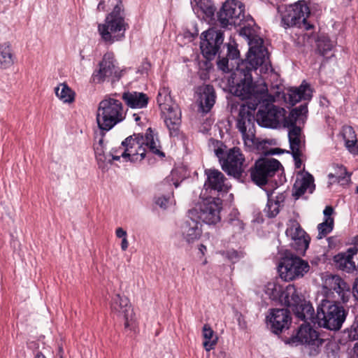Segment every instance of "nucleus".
I'll use <instances>...</instances> for the list:
<instances>
[{"label":"nucleus","instance_id":"f257e3e1","mask_svg":"<svg viewBox=\"0 0 358 358\" xmlns=\"http://www.w3.org/2000/svg\"><path fill=\"white\" fill-rule=\"evenodd\" d=\"M249 51L246 59L238 64L231 76L233 85L231 92L246 104L241 105L237 119V128L241 133L245 146L253 149L257 144L255 138L254 112L261 101H268L273 99L268 94L266 84L263 80L252 81L251 72L260 67V72H266L271 67L267 49L264 46L263 39L258 36L248 38Z\"/></svg>","mask_w":358,"mask_h":358},{"label":"nucleus","instance_id":"f03ea898","mask_svg":"<svg viewBox=\"0 0 358 358\" xmlns=\"http://www.w3.org/2000/svg\"><path fill=\"white\" fill-rule=\"evenodd\" d=\"M145 147L154 154L160 157L164 156L160 150L159 140L150 128L147 129L144 136L134 134L122 141L120 146V148L123 150L121 156L125 161H141L145 156Z\"/></svg>","mask_w":358,"mask_h":358},{"label":"nucleus","instance_id":"7ed1b4c3","mask_svg":"<svg viewBox=\"0 0 358 358\" xmlns=\"http://www.w3.org/2000/svg\"><path fill=\"white\" fill-rule=\"evenodd\" d=\"M112 11L106 16L104 23L98 26L101 38L106 43H113L124 37L127 24L124 19V10L121 0H108Z\"/></svg>","mask_w":358,"mask_h":358},{"label":"nucleus","instance_id":"20e7f679","mask_svg":"<svg viewBox=\"0 0 358 358\" xmlns=\"http://www.w3.org/2000/svg\"><path fill=\"white\" fill-rule=\"evenodd\" d=\"M122 103L120 101L106 97L99 103L96 120L101 131H108L125 118Z\"/></svg>","mask_w":358,"mask_h":358},{"label":"nucleus","instance_id":"39448f33","mask_svg":"<svg viewBox=\"0 0 358 358\" xmlns=\"http://www.w3.org/2000/svg\"><path fill=\"white\" fill-rule=\"evenodd\" d=\"M346 317L344 308L336 301L328 299H321L316 314V322L320 327L330 329H341Z\"/></svg>","mask_w":358,"mask_h":358},{"label":"nucleus","instance_id":"423d86ee","mask_svg":"<svg viewBox=\"0 0 358 358\" xmlns=\"http://www.w3.org/2000/svg\"><path fill=\"white\" fill-rule=\"evenodd\" d=\"M280 303L289 308L301 320L306 322L313 318V308L305 301L303 296L293 285H289L284 289Z\"/></svg>","mask_w":358,"mask_h":358},{"label":"nucleus","instance_id":"0eeeda50","mask_svg":"<svg viewBox=\"0 0 358 358\" xmlns=\"http://www.w3.org/2000/svg\"><path fill=\"white\" fill-rule=\"evenodd\" d=\"M221 200L215 197L202 199L188 213L189 217L207 224H215L220 220Z\"/></svg>","mask_w":358,"mask_h":358},{"label":"nucleus","instance_id":"6e6552de","mask_svg":"<svg viewBox=\"0 0 358 358\" xmlns=\"http://www.w3.org/2000/svg\"><path fill=\"white\" fill-rule=\"evenodd\" d=\"M171 96L167 89H160L157 96V103L164 115V122L171 136H176L180 125V110L176 103L170 104Z\"/></svg>","mask_w":358,"mask_h":358},{"label":"nucleus","instance_id":"1a4fd4ad","mask_svg":"<svg viewBox=\"0 0 358 358\" xmlns=\"http://www.w3.org/2000/svg\"><path fill=\"white\" fill-rule=\"evenodd\" d=\"M322 299L335 301L340 298L347 302L350 296V287L337 275H326L322 278L321 289Z\"/></svg>","mask_w":358,"mask_h":358},{"label":"nucleus","instance_id":"9d476101","mask_svg":"<svg viewBox=\"0 0 358 358\" xmlns=\"http://www.w3.org/2000/svg\"><path fill=\"white\" fill-rule=\"evenodd\" d=\"M217 17L223 27L241 26L245 19V6L238 0H227L218 12Z\"/></svg>","mask_w":358,"mask_h":358},{"label":"nucleus","instance_id":"9b49d317","mask_svg":"<svg viewBox=\"0 0 358 358\" xmlns=\"http://www.w3.org/2000/svg\"><path fill=\"white\" fill-rule=\"evenodd\" d=\"M309 269L308 263L298 257H286L278 266L279 275L285 281L302 278Z\"/></svg>","mask_w":358,"mask_h":358},{"label":"nucleus","instance_id":"f8f14e48","mask_svg":"<svg viewBox=\"0 0 358 358\" xmlns=\"http://www.w3.org/2000/svg\"><path fill=\"white\" fill-rule=\"evenodd\" d=\"M310 15V9L305 1H298L297 2L289 5L286 7L284 13L282 15V23L285 28L302 24L306 26V20Z\"/></svg>","mask_w":358,"mask_h":358},{"label":"nucleus","instance_id":"ddd939ff","mask_svg":"<svg viewBox=\"0 0 358 358\" xmlns=\"http://www.w3.org/2000/svg\"><path fill=\"white\" fill-rule=\"evenodd\" d=\"M286 110L275 106L259 109L257 114V121L261 127L277 128L281 124L289 127V120L285 116Z\"/></svg>","mask_w":358,"mask_h":358},{"label":"nucleus","instance_id":"4468645a","mask_svg":"<svg viewBox=\"0 0 358 358\" xmlns=\"http://www.w3.org/2000/svg\"><path fill=\"white\" fill-rule=\"evenodd\" d=\"M122 76V71L117 66L113 52H106L101 62L99 69L93 73V80L96 83H102L107 78L112 81L118 80Z\"/></svg>","mask_w":358,"mask_h":358},{"label":"nucleus","instance_id":"2eb2a0df","mask_svg":"<svg viewBox=\"0 0 358 358\" xmlns=\"http://www.w3.org/2000/svg\"><path fill=\"white\" fill-rule=\"evenodd\" d=\"M280 166V163L275 159H259L251 171L252 181L258 185L266 184L268 179L274 176Z\"/></svg>","mask_w":358,"mask_h":358},{"label":"nucleus","instance_id":"dca6fc26","mask_svg":"<svg viewBox=\"0 0 358 358\" xmlns=\"http://www.w3.org/2000/svg\"><path fill=\"white\" fill-rule=\"evenodd\" d=\"M111 309L114 313L124 320V326L126 329L136 330L135 313L127 297L117 294L113 299Z\"/></svg>","mask_w":358,"mask_h":358},{"label":"nucleus","instance_id":"f3484780","mask_svg":"<svg viewBox=\"0 0 358 358\" xmlns=\"http://www.w3.org/2000/svg\"><path fill=\"white\" fill-rule=\"evenodd\" d=\"M201 36V52L207 59H212L222 44L223 34L220 30L212 28L202 33Z\"/></svg>","mask_w":358,"mask_h":358},{"label":"nucleus","instance_id":"a211bd4d","mask_svg":"<svg viewBox=\"0 0 358 358\" xmlns=\"http://www.w3.org/2000/svg\"><path fill=\"white\" fill-rule=\"evenodd\" d=\"M299 342L306 345V349L311 356L319 352L323 340L319 338L317 332L309 324H301L296 334Z\"/></svg>","mask_w":358,"mask_h":358},{"label":"nucleus","instance_id":"6ab92c4d","mask_svg":"<svg viewBox=\"0 0 358 358\" xmlns=\"http://www.w3.org/2000/svg\"><path fill=\"white\" fill-rule=\"evenodd\" d=\"M285 234L292 241V246L296 251L300 255H303L308 248L310 238L299 223L294 220H290Z\"/></svg>","mask_w":358,"mask_h":358},{"label":"nucleus","instance_id":"aec40b11","mask_svg":"<svg viewBox=\"0 0 358 358\" xmlns=\"http://www.w3.org/2000/svg\"><path fill=\"white\" fill-rule=\"evenodd\" d=\"M245 157L238 148L229 149L222 162V169L229 175L240 176L244 171Z\"/></svg>","mask_w":358,"mask_h":358},{"label":"nucleus","instance_id":"412c9836","mask_svg":"<svg viewBox=\"0 0 358 358\" xmlns=\"http://www.w3.org/2000/svg\"><path fill=\"white\" fill-rule=\"evenodd\" d=\"M202 233L201 224L196 219L189 217L188 213L187 220L183 222L180 227V234L182 239L190 244L198 240Z\"/></svg>","mask_w":358,"mask_h":358},{"label":"nucleus","instance_id":"4be33fe9","mask_svg":"<svg viewBox=\"0 0 358 358\" xmlns=\"http://www.w3.org/2000/svg\"><path fill=\"white\" fill-rule=\"evenodd\" d=\"M267 319L275 334H278L283 329H287L291 321L288 310L284 308L273 310Z\"/></svg>","mask_w":358,"mask_h":358},{"label":"nucleus","instance_id":"5701e85b","mask_svg":"<svg viewBox=\"0 0 358 358\" xmlns=\"http://www.w3.org/2000/svg\"><path fill=\"white\" fill-rule=\"evenodd\" d=\"M207 180L204 184L206 189H210L217 192H227L229 186L225 181L223 173L215 169H208L205 171Z\"/></svg>","mask_w":358,"mask_h":358},{"label":"nucleus","instance_id":"b1692460","mask_svg":"<svg viewBox=\"0 0 358 358\" xmlns=\"http://www.w3.org/2000/svg\"><path fill=\"white\" fill-rule=\"evenodd\" d=\"M95 157L99 164V167L102 169L107 168L113 160H119L120 156L111 152H106L103 138H100L97 142L94 144Z\"/></svg>","mask_w":358,"mask_h":358},{"label":"nucleus","instance_id":"393cba45","mask_svg":"<svg viewBox=\"0 0 358 358\" xmlns=\"http://www.w3.org/2000/svg\"><path fill=\"white\" fill-rule=\"evenodd\" d=\"M197 94L201 110L203 113L209 112L215 103V94L213 86L209 85L200 86L197 89Z\"/></svg>","mask_w":358,"mask_h":358},{"label":"nucleus","instance_id":"a878e982","mask_svg":"<svg viewBox=\"0 0 358 358\" xmlns=\"http://www.w3.org/2000/svg\"><path fill=\"white\" fill-rule=\"evenodd\" d=\"M288 132L289 141L294 158L301 155V149L303 146V136L300 127L295 124H289Z\"/></svg>","mask_w":358,"mask_h":358},{"label":"nucleus","instance_id":"bb28decb","mask_svg":"<svg viewBox=\"0 0 358 358\" xmlns=\"http://www.w3.org/2000/svg\"><path fill=\"white\" fill-rule=\"evenodd\" d=\"M313 182V177L310 173L299 172L294 184V195L298 198L307 191L312 193L315 187Z\"/></svg>","mask_w":358,"mask_h":358},{"label":"nucleus","instance_id":"cd10ccee","mask_svg":"<svg viewBox=\"0 0 358 358\" xmlns=\"http://www.w3.org/2000/svg\"><path fill=\"white\" fill-rule=\"evenodd\" d=\"M122 99L127 106L132 108H145L148 102V97L145 94L137 92H124Z\"/></svg>","mask_w":358,"mask_h":358},{"label":"nucleus","instance_id":"c85d7f7f","mask_svg":"<svg viewBox=\"0 0 358 358\" xmlns=\"http://www.w3.org/2000/svg\"><path fill=\"white\" fill-rule=\"evenodd\" d=\"M355 257H357V252L355 248H350L347 253L336 255L335 261L341 269L350 272L356 269V264L354 261Z\"/></svg>","mask_w":358,"mask_h":358},{"label":"nucleus","instance_id":"c756f323","mask_svg":"<svg viewBox=\"0 0 358 358\" xmlns=\"http://www.w3.org/2000/svg\"><path fill=\"white\" fill-rule=\"evenodd\" d=\"M289 102L295 105L301 100H309L312 97V91L310 86L303 83L296 88H291L288 92Z\"/></svg>","mask_w":358,"mask_h":358},{"label":"nucleus","instance_id":"7c9ffc66","mask_svg":"<svg viewBox=\"0 0 358 358\" xmlns=\"http://www.w3.org/2000/svg\"><path fill=\"white\" fill-rule=\"evenodd\" d=\"M15 62L13 50L10 43L0 44V69H6Z\"/></svg>","mask_w":358,"mask_h":358},{"label":"nucleus","instance_id":"2f4dec72","mask_svg":"<svg viewBox=\"0 0 358 358\" xmlns=\"http://www.w3.org/2000/svg\"><path fill=\"white\" fill-rule=\"evenodd\" d=\"M333 212L334 209L331 206H327L324 208L323 211L324 220L317 226L319 238H323L333 230L334 219L331 217Z\"/></svg>","mask_w":358,"mask_h":358},{"label":"nucleus","instance_id":"473e14b6","mask_svg":"<svg viewBox=\"0 0 358 358\" xmlns=\"http://www.w3.org/2000/svg\"><path fill=\"white\" fill-rule=\"evenodd\" d=\"M55 93L64 103H71L75 101V92L65 83L59 84L55 88Z\"/></svg>","mask_w":358,"mask_h":358},{"label":"nucleus","instance_id":"72a5a7b5","mask_svg":"<svg viewBox=\"0 0 358 358\" xmlns=\"http://www.w3.org/2000/svg\"><path fill=\"white\" fill-rule=\"evenodd\" d=\"M343 136L346 148L354 155L358 154V141L355 131L351 127H345L343 129Z\"/></svg>","mask_w":358,"mask_h":358},{"label":"nucleus","instance_id":"f704fd0d","mask_svg":"<svg viewBox=\"0 0 358 358\" xmlns=\"http://www.w3.org/2000/svg\"><path fill=\"white\" fill-rule=\"evenodd\" d=\"M203 346L209 352L216 346L218 337L208 324H204L202 329Z\"/></svg>","mask_w":358,"mask_h":358},{"label":"nucleus","instance_id":"c9c22d12","mask_svg":"<svg viewBox=\"0 0 358 358\" xmlns=\"http://www.w3.org/2000/svg\"><path fill=\"white\" fill-rule=\"evenodd\" d=\"M351 173L346 171V169L341 165H336L334 168V173L329 174L330 179H334L332 182H338L341 185H347L350 180Z\"/></svg>","mask_w":358,"mask_h":358},{"label":"nucleus","instance_id":"e433bc0d","mask_svg":"<svg viewBox=\"0 0 358 358\" xmlns=\"http://www.w3.org/2000/svg\"><path fill=\"white\" fill-rule=\"evenodd\" d=\"M284 199L285 196L283 194L278 196L275 200L268 198L264 209V212L268 217H274L279 213L281 203L284 201Z\"/></svg>","mask_w":358,"mask_h":358},{"label":"nucleus","instance_id":"4c0bfd02","mask_svg":"<svg viewBox=\"0 0 358 358\" xmlns=\"http://www.w3.org/2000/svg\"><path fill=\"white\" fill-rule=\"evenodd\" d=\"M282 287L275 280L268 282L265 285L264 292L269 298L273 301H278L280 303L282 298V293L283 292Z\"/></svg>","mask_w":358,"mask_h":358},{"label":"nucleus","instance_id":"58836bf2","mask_svg":"<svg viewBox=\"0 0 358 358\" xmlns=\"http://www.w3.org/2000/svg\"><path fill=\"white\" fill-rule=\"evenodd\" d=\"M317 47L319 52L322 55H325L331 50L333 44L328 38L322 36L317 40Z\"/></svg>","mask_w":358,"mask_h":358},{"label":"nucleus","instance_id":"ea45409f","mask_svg":"<svg viewBox=\"0 0 358 358\" xmlns=\"http://www.w3.org/2000/svg\"><path fill=\"white\" fill-rule=\"evenodd\" d=\"M308 112V108L306 105H301L299 108H296L292 110L289 116L287 117L289 120V124H293L296 123V119L303 115H305Z\"/></svg>","mask_w":358,"mask_h":358},{"label":"nucleus","instance_id":"a19ab883","mask_svg":"<svg viewBox=\"0 0 358 358\" xmlns=\"http://www.w3.org/2000/svg\"><path fill=\"white\" fill-rule=\"evenodd\" d=\"M155 203L159 208L165 210L173 203L171 195V194H169L167 196L160 195V196H156L155 199Z\"/></svg>","mask_w":358,"mask_h":358},{"label":"nucleus","instance_id":"79ce46f5","mask_svg":"<svg viewBox=\"0 0 358 358\" xmlns=\"http://www.w3.org/2000/svg\"><path fill=\"white\" fill-rule=\"evenodd\" d=\"M351 336L355 340H358V316L356 317L355 322L352 326ZM354 352L355 358H358V342L355 345Z\"/></svg>","mask_w":358,"mask_h":358},{"label":"nucleus","instance_id":"37998d69","mask_svg":"<svg viewBox=\"0 0 358 358\" xmlns=\"http://www.w3.org/2000/svg\"><path fill=\"white\" fill-rule=\"evenodd\" d=\"M227 56L231 59H234L238 57L239 51L238 50L231 44H228V53Z\"/></svg>","mask_w":358,"mask_h":358},{"label":"nucleus","instance_id":"c03bdc74","mask_svg":"<svg viewBox=\"0 0 358 358\" xmlns=\"http://www.w3.org/2000/svg\"><path fill=\"white\" fill-rule=\"evenodd\" d=\"M227 257L231 262L234 263L240 259V255L235 250H229L227 252Z\"/></svg>","mask_w":358,"mask_h":358},{"label":"nucleus","instance_id":"a18cd8bd","mask_svg":"<svg viewBox=\"0 0 358 358\" xmlns=\"http://www.w3.org/2000/svg\"><path fill=\"white\" fill-rule=\"evenodd\" d=\"M228 62L229 59L223 57L218 60L217 66L222 71H226L227 70H228Z\"/></svg>","mask_w":358,"mask_h":358},{"label":"nucleus","instance_id":"49530a36","mask_svg":"<svg viewBox=\"0 0 358 358\" xmlns=\"http://www.w3.org/2000/svg\"><path fill=\"white\" fill-rule=\"evenodd\" d=\"M115 235L117 238H120L122 239L127 237V231L122 227H118L116 229Z\"/></svg>","mask_w":358,"mask_h":358},{"label":"nucleus","instance_id":"de8ad7c7","mask_svg":"<svg viewBox=\"0 0 358 358\" xmlns=\"http://www.w3.org/2000/svg\"><path fill=\"white\" fill-rule=\"evenodd\" d=\"M191 4L193 8L198 7L201 9L203 8L205 5L204 0H191Z\"/></svg>","mask_w":358,"mask_h":358},{"label":"nucleus","instance_id":"09e8293b","mask_svg":"<svg viewBox=\"0 0 358 358\" xmlns=\"http://www.w3.org/2000/svg\"><path fill=\"white\" fill-rule=\"evenodd\" d=\"M352 293L355 299L358 301V278L356 279L354 283Z\"/></svg>","mask_w":358,"mask_h":358},{"label":"nucleus","instance_id":"8fccbe9b","mask_svg":"<svg viewBox=\"0 0 358 358\" xmlns=\"http://www.w3.org/2000/svg\"><path fill=\"white\" fill-rule=\"evenodd\" d=\"M129 247V242L127 237L122 238L121 242V249L122 251H126Z\"/></svg>","mask_w":358,"mask_h":358},{"label":"nucleus","instance_id":"3c124183","mask_svg":"<svg viewBox=\"0 0 358 358\" xmlns=\"http://www.w3.org/2000/svg\"><path fill=\"white\" fill-rule=\"evenodd\" d=\"M97 9L99 10H106V5H105V1H101L98 4Z\"/></svg>","mask_w":358,"mask_h":358},{"label":"nucleus","instance_id":"603ef678","mask_svg":"<svg viewBox=\"0 0 358 358\" xmlns=\"http://www.w3.org/2000/svg\"><path fill=\"white\" fill-rule=\"evenodd\" d=\"M123 150H121L120 148V146L118 147V148L117 149H115L113 150L111 153H113L114 155H119L120 156V158L122 157L121 156V152H122Z\"/></svg>","mask_w":358,"mask_h":358},{"label":"nucleus","instance_id":"864d4df0","mask_svg":"<svg viewBox=\"0 0 358 358\" xmlns=\"http://www.w3.org/2000/svg\"><path fill=\"white\" fill-rule=\"evenodd\" d=\"M299 157H297L296 159L294 158V160H295V165H296V167L297 169H300L301 168V159H299Z\"/></svg>","mask_w":358,"mask_h":358},{"label":"nucleus","instance_id":"5fc2aeb1","mask_svg":"<svg viewBox=\"0 0 358 358\" xmlns=\"http://www.w3.org/2000/svg\"><path fill=\"white\" fill-rule=\"evenodd\" d=\"M199 250L200 252L203 255L206 251V247L203 244L199 245Z\"/></svg>","mask_w":358,"mask_h":358},{"label":"nucleus","instance_id":"6e6d98bb","mask_svg":"<svg viewBox=\"0 0 358 358\" xmlns=\"http://www.w3.org/2000/svg\"><path fill=\"white\" fill-rule=\"evenodd\" d=\"M270 152L272 155H278L280 153H282V151L279 148H274V149H272Z\"/></svg>","mask_w":358,"mask_h":358},{"label":"nucleus","instance_id":"4d7b16f0","mask_svg":"<svg viewBox=\"0 0 358 358\" xmlns=\"http://www.w3.org/2000/svg\"><path fill=\"white\" fill-rule=\"evenodd\" d=\"M215 152L216 156H217L218 158H220V159H221V158H222V155H223V152H222V150L221 149H217V150H215Z\"/></svg>","mask_w":358,"mask_h":358},{"label":"nucleus","instance_id":"13d9d810","mask_svg":"<svg viewBox=\"0 0 358 358\" xmlns=\"http://www.w3.org/2000/svg\"><path fill=\"white\" fill-rule=\"evenodd\" d=\"M134 120H135L136 122H138L140 120V117L137 114H134Z\"/></svg>","mask_w":358,"mask_h":358},{"label":"nucleus","instance_id":"bf43d9fd","mask_svg":"<svg viewBox=\"0 0 358 358\" xmlns=\"http://www.w3.org/2000/svg\"><path fill=\"white\" fill-rule=\"evenodd\" d=\"M36 358H45V357L42 354H37Z\"/></svg>","mask_w":358,"mask_h":358},{"label":"nucleus","instance_id":"052dcab7","mask_svg":"<svg viewBox=\"0 0 358 358\" xmlns=\"http://www.w3.org/2000/svg\"><path fill=\"white\" fill-rule=\"evenodd\" d=\"M355 250L357 252V256L358 255V248H355ZM356 258L358 259L357 257ZM357 269L358 270V262H357Z\"/></svg>","mask_w":358,"mask_h":358},{"label":"nucleus","instance_id":"680f3d73","mask_svg":"<svg viewBox=\"0 0 358 358\" xmlns=\"http://www.w3.org/2000/svg\"><path fill=\"white\" fill-rule=\"evenodd\" d=\"M245 28L242 29L241 31V34H243V33L245 34Z\"/></svg>","mask_w":358,"mask_h":358},{"label":"nucleus","instance_id":"e2e57ef3","mask_svg":"<svg viewBox=\"0 0 358 358\" xmlns=\"http://www.w3.org/2000/svg\"><path fill=\"white\" fill-rule=\"evenodd\" d=\"M355 243L358 245V236L355 238Z\"/></svg>","mask_w":358,"mask_h":358},{"label":"nucleus","instance_id":"0e129e2a","mask_svg":"<svg viewBox=\"0 0 358 358\" xmlns=\"http://www.w3.org/2000/svg\"><path fill=\"white\" fill-rule=\"evenodd\" d=\"M356 192L358 194V187H357Z\"/></svg>","mask_w":358,"mask_h":358},{"label":"nucleus","instance_id":"69168bd1","mask_svg":"<svg viewBox=\"0 0 358 358\" xmlns=\"http://www.w3.org/2000/svg\"><path fill=\"white\" fill-rule=\"evenodd\" d=\"M60 358H62V357H60Z\"/></svg>","mask_w":358,"mask_h":358}]
</instances>
